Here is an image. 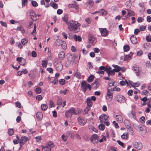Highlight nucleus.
<instances>
[{
    "instance_id": "1",
    "label": "nucleus",
    "mask_w": 151,
    "mask_h": 151,
    "mask_svg": "<svg viewBox=\"0 0 151 151\" xmlns=\"http://www.w3.org/2000/svg\"><path fill=\"white\" fill-rule=\"evenodd\" d=\"M68 27L70 31H73L75 32H76L78 31L80 27V24L78 22L73 20H70L67 23Z\"/></svg>"
},
{
    "instance_id": "2",
    "label": "nucleus",
    "mask_w": 151,
    "mask_h": 151,
    "mask_svg": "<svg viewBox=\"0 0 151 151\" xmlns=\"http://www.w3.org/2000/svg\"><path fill=\"white\" fill-rule=\"evenodd\" d=\"M81 88L82 89L83 92L85 93L88 88L89 91H91V86L87 83V82L85 81H83L81 83Z\"/></svg>"
},
{
    "instance_id": "3",
    "label": "nucleus",
    "mask_w": 151,
    "mask_h": 151,
    "mask_svg": "<svg viewBox=\"0 0 151 151\" xmlns=\"http://www.w3.org/2000/svg\"><path fill=\"white\" fill-rule=\"evenodd\" d=\"M75 109L72 108L68 111H66L65 112V116L67 117H70L72 115L75 113Z\"/></svg>"
},
{
    "instance_id": "4",
    "label": "nucleus",
    "mask_w": 151,
    "mask_h": 151,
    "mask_svg": "<svg viewBox=\"0 0 151 151\" xmlns=\"http://www.w3.org/2000/svg\"><path fill=\"white\" fill-rule=\"evenodd\" d=\"M115 99L119 102L123 103L125 101V98L122 95H118L115 97Z\"/></svg>"
},
{
    "instance_id": "5",
    "label": "nucleus",
    "mask_w": 151,
    "mask_h": 151,
    "mask_svg": "<svg viewBox=\"0 0 151 151\" xmlns=\"http://www.w3.org/2000/svg\"><path fill=\"white\" fill-rule=\"evenodd\" d=\"M99 137L96 134L93 135L91 138V141L94 144H96L98 142Z\"/></svg>"
},
{
    "instance_id": "6",
    "label": "nucleus",
    "mask_w": 151,
    "mask_h": 151,
    "mask_svg": "<svg viewBox=\"0 0 151 151\" xmlns=\"http://www.w3.org/2000/svg\"><path fill=\"white\" fill-rule=\"evenodd\" d=\"M134 148H136L138 150H140L142 148V145L140 142H135L133 145Z\"/></svg>"
},
{
    "instance_id": "7",
    "label": "nucleus",
    "mask_w": 151,
    "mask_h": 151,
    "mask_svg": "<svg viewBox=\"0 0 151 151\" xmlns=\"http://www.w3.org/2000/svg\"><path fill=\"white\" fill-rule=\"evenodd\" d=\"M99 30L101 35L104 37L108 35V32L106 28H99Z\"/></svg>"
},
{
    "instance_id": "8",
    "label": "nucleus",
    "mask_w": 151,
    "mask_h": 151,
    "mask_svg": "<svg viewBox=\"0 0 151 151\" xmlns=\"http://www.w3.org/2000/svg\"><path fill=\"white\" fill-rule=\"evenodd\" d=\"M88 40L90 43H91L92 45L95 44L96 41V38L91 34L89 35Z\"/></svg>"
},
{
    "instance_id": "9",
    "label": "nucleus",
    "mask_w": 151,
    "mask_h": 151,
    "mask_svg": "<svg viewBox=\"0 0 151 151\" xmlns=\"http://www.w3.org/2000/svg\"><path fill=\"white\" fill-rule=\"evenodd\" d=\"M132 70L135 72L137 76H140L141 71L139 70V68L137 65L133 66L132 67Z\"/></svg>"
},
{
    "instance_id": "10",
    "label": "nucleus",
    "mask_w": 151,
    "mask_h": 151,
    "mask_svg": "<svg viewBox=\"0 0 151 151\" xmlns=\"http://www.w3.org/2000/svg\"><path fill=\"white\" fill-rule=\"evenodd\" d=\"M78 120L79 124L82 126L85 125L87 122L86 120L81 117H79L78 118Z\"/></svg>"
},
{
    "instance_id": "11",
    "label": "nucleus",
    "mask_w": 151,
    "mask_h": 151,
    "mask_svg": "<svg viewBox=\"0 0 151 151\" xmlns=\"http://www.w3.org/2000/svg\"><path fill=\"white\" fill-rule=\"evenodd\" d=\"M16 60L18 61L19 64L21 65H23L25 64V60L22 57H17Z\"/></svg>"
},
{
    "instance_id": "12",
    "label": "nucleus",
    "mask_w": 151,
    "mask_h": 151,
    "mask_svg": "<svg viewBox=\"0 0 151 151\" xmlns=\"http://www.w3.org/2000/svg\"><path fill=\"white\" fill-rule=\"evenodd\" d=\"M66 56L67 57V59L69 62H70V63L68 65L66 64L65 65L66 67H68L69 65H70V63L73 61V56L70 53H68L66 55Z\"/></svg>"
},
{
    "instance_id": "13",
    "label": "nucleus",
    "mask_w": 151,
    "mask_h": 151,
    "mask_svg": "<svg viewBox=\"0 0 151 151\" xmlns=\"http://www.w3.org/2000/svg\"><path fill=\"white\" fill-rule=\"evenodd\" d=\"M93 88L95 89H96L99 88L100 86V84L99 83V79H97L92 84Z\"/></svg>"
},
{
    "instance_id": "14",
    "label": "nucleus",
    "mask_w": 151,
    "mask_h": 151,
    "mask_svg": "<svg viewBox=\"0 0 151 151\" xmlns=\"http://www.w3.org/2000/svg\"><path fill=\"white\" fill-rule=\"evenodd\" d=\"M29 140V139L28 137L25 136H23L21 137L19 142H21L23 144H24L27 141Z\"/></svg>"
},
{
    "instance_id": "15",
    "label": "nucleus",
    "mask_w": 151,
    "mask_h": 151,
    "mask_svg": "<svg viewBox=\"0 0 151 151\" xmlns=\"http://www.w3.org/2000/svg\"><path fill=\"white\" fill-rule=\"evenodd\" d=\"M63 65L60 62L57 63L55 65L56 69L58 71H61L63 69Z\"/></svg>"
},
{
    "instance_id": "16",
    "label": "nucleus",
    "mask_w": 151,
    "mask_h": 151,
    "mask_svg": "<svg viewBox=\"0 0 151 151\" xmlns=\"http://www.w3.org/2000/svg\"><path fill=\"white\" fill-rule=\"evenodd\" d=\"M128 116L131 119H135L136 118L135 113L133 110H132L130 113L128 114Z\"/></svg>"
},
{
    "instance_id": "17",
    "label": "nucleus",
    "mask_w": 151,
    "mask_h": 151,
    "mask_svg": "<svg viewBox=\"0 0 151 151\" xmlns=\"http://www.w3.org/2000/svg\"><path fill=\"white\" fill-rule=\"evenodd\" d=\"M36 117L38 120L40 121L43 118V114L41 112H37L36 114Z\"/></svg>"
},
{
    "instance_id": "18",
    "label": "nucleus",
    "mask_w": 151,
    "mask_h": 151,
    "mask_svg": "<svg viewBox=\"0 0 151 151\" xmlns=\"http://www.w3.org/2000/svg\"><path fill=\"white\" fill-rule=\"evenodd\" d=\"M130 40L132 43L134 44H135L137 43V38L134 35H132L131 37Z\"/></svg>"
},
{
    "instance_id": "19",
    "label": "nucleus",
    "mask_w": 151,
    "mask_h": 151,
    "mask_svg": "<svg viewBox=\"0 0 151 151\" xmlns=\"http://www.w3.org/2000/svg\"><path fill=\"white\" fill-rule=\"evenodd\" d=\"M124 122L125 126L126 127L127 129H128V127H132L130 122L129 120L126 119L124 121Z\"/></svg>"
},
{
    "instance_id": "20",
    "label": "nucleus",
    "mask_w": 151,
    "mask_h": 151,
    "mask_svg": "<svg viewBox=\"0 0 151 151\" xmlns=\"http://www.w3.org/2000/svg\"><path fill=\"white\" fill-rule=\"evenodd\" d=\"M99 13L101 15H106L107 14V11L104 9H100L99 11Z\"/></svg>"
},
{
    "instance_id": "21",
    "label": "nucleus",
    "mask_w": 151,
    "mask_h": 151,
    "mask_svg": "<svg viewBox=\"0 0 151 151\" xmlns=\"http://www.w3.org/2000/svg\"><path fill=\"white\" fill-rule=\"evenodd\" d=\"M86 103L87 105L90 107H91L92 106V102L90 97H88L86 99Z\"/></svg>"
},
{
    "instance_id": "22",
    "label": "nucleus",
    "mask_w": 151,
    "mask_h": 151,
    "mask_svg": "<svg viewBox=\"0 0 151 151\" xmlns=\"http://www.w3.org/2000/svg\"><path fill=\"white\" fill-rule=\"evenodd\" d=\"M129 82L133 87H138L139 86L140 84L138 82L133 83L132 82L130 81H129Z\"/></svg>"
},
{
    "instance_id": "23",
    "label": "nucleus",
    "mask_w": 151,
    "mask_h": 151,
    "mask_svg": "<svg viewBox=\"0 0 151 151\" xmlns=\"http://www.w3.org/2000/svg\"><path fill=\"white\" fill-rule=\"evenodd\" d=\"M65 56V54L63 52H60L58 55V57L61 60H63Z\"/></svg>"
},
{
    "instance_id": "24",
    "label": "nucleus",
    "mask_w": 151,
    "mask_h": 151,
    "mask_svg": "<svg viewBox=\"0 0 151 151\" xmlns=\"http://www.w3.org/2000/svg\"><path fill=\"white\" fill-rule=\"evenodd\" d=\"M134 15V13L131 10H128L127 15L126 16V18H128L130 16Z\"/></svg>"
},
{
    "instance_id": "25",
    "label": "nucleus",
    "mask_w": 151,
    "mask_h": 151,
    "mask_svg": "<svg viewBox=\"0 0 151 151\" xmlns=\"http://www.w3.org/2000/svg\"><path fill=\"white\" fill-rule=\"evenodd\" d=\"M63 41V40H57L55 42V44L56 46H60Z\"/></svg>"
},
{
    "instance_id": "26",
    "label": "nucleus",
    "mask_w": 151,
    "mask_h": 151,
    "mask_svg": "<svg viewBox=\"0 0 151 151\" xmlns=\"http://www.w3.org/2000/svg\"><path fill=\"white\" fill-rule=\"evenodd\" d=\"M73 39L76 41H80L81 40V37L79 36L78 37L76 35H73Z\"/></svg>"
},
{
    "instance_id": "27",
    "label": "nucleus",
    "mask_w": 151,
    "mask_h": 151,
    "mask_svg": "<svg viewBox=\"0 0 151 151\" xmlns=\"http://www.w3.org/2000/svg\"><path fill=\"white\" fill-rule=\"evenodd\" d=\"M57 104L58 105L60 106H62V105H63L62 99L59 97L58 98Z\"/></svg>"
},
{
    "instance_id": "28",
    "label": "nucleus",
    "mask_w": 151,
    "mask_h": 151,
    "mask_svg": "<svg viewBox=\"0 0 151 151\" xmlns=\"http://www.w3.org/2000/svg\"><path fill=\"white\" fill-rule=\"evenodd\" d=\"M94 77H95L94 76L91 75L89 76L87 79V81L89 83L91 82L94 79Z\"/></svg>"
},
{
    "instance_id": "29",
    "label": "nucleus",
    "mask_w": 151,
    "mask_h": 151,
    "mask_svg": "<svg viewBox=\"0 0 151 151\" xmlns=\"http://www.w3.org/2000/svg\"><path fill=\"white\" fill-rule=\"evenodd\" d=\"M41 107L43 111H45L47 109L48 106L47 104H43L41 105Z\"/></svg>"
},
{
    "instance_id": "30",
    "label": "nucleus",
    "mask_w": 151,
    "mask_h": 151,
    "mask_svg": "<svg viewBox=\"0 0 151 151\" xmlns=\"http://www.w3.org/2000/svg\"><path fill=\"white\" fill-rule=\"evenodd\" d=\"M29 14L33 18H34L37 16V15L35 14L34 11L33 10L30 11Z\"/></svg>"
},
{
    "instance_id": "31",
    "label": "nucleus",
    "mask_w": 151,
    "mask_h": 151,
    "mask_svg": "<svg viewBox=\"0 0 151 151\" xmlns=\"http://www.w3.org/2000/svg\"><path fill=\"white\" fill-rule=\"evenodd\" d=\"M107 95L109 98L112 99L113 94L111 93V91L109 89L108 90Z\"/></svg>"
},
{
    "instance_id": "32",
    "label": "nucleus",
    "mask_w": 151,
    "mask_h": 151,
    "mask_svg": "<svg viewBox=\"0 0 151 151\" xmlns=\"http://www.w3.org/2000/svg\"><path fill=\"white\" fill-rule=\"evenodd\" d=\"M127 129L128 132L130 133L131 135H134V133L133 131V129L132 127H128Z\"/></svg>"
},
{
    "instance_id": "33",
    "label": "nucleus",
    "mask_w": 151,
    "mask_h": 151,
    "mask_svg": "<svg viewBox=\"0 0 151 151\" xmlns=\"http://www.w3.org/2000/svg\"><path fill=\"white\" fill-rule=\"evenodd\" d=\"M121 137L123 139H127L128 137V133H124L121 135Z\"/></svg>"
},
{
    "instance_id": "34",
    "label": "nucleus",
    "mask_w": 151,
    "mask_h": 151,
    "mask_svg": "<svg viewBox=\"0 0 151 151\" xmlns=\"http://www.w3.org/2000/svg\"><path fill=\"white\" fill-rule=\"evenodd\" d=\"M8 133L9 135H12L14 133V131L12 129H9L8 131Z\"/></svg>"
},
{
    "instance_id": "35",
    "label": "nucleus",
    "mask_w": 151,
    "mask_h": 151,
    "mask_svg": "<svg viewBox=\"0 0 151 151\" xmlns=\"http://www.w3.org/2000/svg\"><path fill=\"white\" fill-rule=\"evenodd\" d=\"M123 48L124 52H127L129 51V46L128 45H125Z\"/></svg>"
},
{
    "instance_id": "36",
    "label": "nucleus",
    "mask_w": 151,
    "mask_h": 151,
    "mask_svg": "<svg viewBox=\"0 0 151 151\" xmlns=\"http://www.w3.org/2000/svg\"><path fill=\"white\" fill-rule=\"evenodd\" d=\"M105 127V125L104 124H102L101 123V124H99L98 126L99 129L102 131H103Z\"/></svg>"
},
{
    "instance_id": "37",
    "label": "nucleus",
    "mask_w": 151,
    "mask_h": 151,
    "mask_svg": "<svg viewBox=\"0 0 151 151\" xmlns=\"http://www.w3.org/2000/svg\"><path fill=\"white\" fill-rule=\"evenodd\" d=\"M60 46L62 47L64 49H66V44L65 42L63 41L62 43H61Z\"/></svg>"
},
{
    "instance_id": "38",
    "label": "nucleus",
    "mask_w": 151,
    "mask_h": 151,
    "mask_svg": "<svg viewBox=\"0 0 151 151\" xmlns=\"http://www.w3.org/2000/svg\"><path fill=\"white\" fill-rule=\"evenodd\" d=\"M143 47L146 49H149L150 47V44L148 43H145L143 45Z\"/></svg>"
},
{
    "instance_id": "39",
    "label": "nucleus",
    "mask_w": 151,
    "mask_h": 151,
    "mask_svg": "<svg viewBox=\"0 0 151 151\" xmlns=\"http://www.w3.org/2000/svg\"><path fill=\"white\" fill-rule=\"evenodd\" d=\"M27 42V40L25 38L21 40V42L23 45H25Z\"/></svg>"
},
{
    "instance_id": "40",
    "label": "nucleus",
    "mask_w": 151,
    "mask_h": 151,
    "mask_svg": "<svg viewBox=\"0 0 151 151\" xmlns=\"http://www.w3.org/2000/svg\"><path fill=\"white\" fill-rule=\"evenodd\" d=\"M112 67H114L116 69V70H118V72L121 70V67H119V66L115 65H112Z\"/></svg>"
},
{
    "instance_id": "41",
    "label": "nucleus",
    "mask_w": 151,
    "mask_h": 151,
    "mask_svg": "<svg viewBox=\"0 0 151 151\" xmlns=\"http://www.w3.org/2000/svg\"><path fill=\"white\" fill-rule=\"evenodd\" d=\"M131 59V57L130 55H127L125 56L124 60L127 61L129 60H130Z\"/></svg>"
},
{
    "instance_id": "42",
    "label": "nucleus",
    "mask_w": 151,
    "mask_h": 151,
    "mask_svg": "<svg viewBox=\"0 0 151 151\" xmlns=\"http://www.w3.org/2000/svg\"><path fill=\"white\" fill-rule=\"evenodd\" d=\"M22 0V7H23L25 6L27 4V0Z\"/></svg>"
},
{
    "instance_id": "43",
    "label": "nucleus",
    "mask_w": 151,
    "mask_h": 151,
    "mask_svg": "<svg viewBox=\"0 0 151 151\" xmlns=\"http://www.w3.org/2000/svg\"><path fill=\"white\" fill-rule=\"evenodd\" d=\"M31 3L32 5L34 7H36L38 5V4L37 2L35 1H32Z\"/></svg>"
},
{
    "instance_id": "44",
    "label": "nucleus",
    "mask_w": 151,
    "mask_h": 151,
    "mask_svg": "<svg viewBox=\"0 0 151 151\" xmlns=\"http://www.w3.org/2000/svg\"><path fill=\"white\" fill-rule=\"evenodd\" d=\"M111 68L109 66H106L105 67V71H106L107 73L111 70Z\"/></svg>"
},
{
    "instance_id": "45",
    "label": "nucleus",
    "mask_w": 151,
    "mask_h": 151,
    "mask_svg": "<svg viewBox=\"0 0 151 151\" xmlns=\"http://www.w3.org/2000/svg\"><path fill=\"white\" fill-rule=\"evenodd\" d=\"M140 121L142 123H144L145 122V117L144 116H142L140 119Z\"/></svg>"
},
{
    "instance_id": "46",
    "label": "nucleus",
    "mask_w": 151,
    "mask_h": 151,
    "mask_svg": "<svg viewBox=\"0 0 151 151\" xmlns=\"http://www.w3.org/2000/svg\"><path fill=\"white\" fill-rule=\"evenodd\" d=\"M47 64V61L46 60H43L42 61V65L44 67H45Z\"/></svg>"
},
{
    "instance_id": "47",
    "label": "nucleus",
    "mask_w": 151,
    "mask_h": 151,
    "mask_svg": "<svg viewBox=\"0 0 151 151\" xmlns=\"http://www.w3.org/2000/svg\"><path fill=\"white\" fill-rule=\"evenodd\" d=\"M75 76L77 78L79 79L81 77V73H80L78 72H76L75 74Z\"/></svg>"
},
{
    "instance_id": "48",
    "label": "nucleus",
    "mask_w": 151,
    "mask_h": 151,
    "mask_svg": "<svg viewBox=\"0 0 151 151\" xmlns=\"http://www.w3.org/2000/svg\"><path fill=\"white\" fill-rule=\"evenodd\" d=\"M36 24H35L34 25V29L33 30V31L31 33V34L32 35H34V33H36ZM35 35V34H34V35Z\"/></svg>"
},
{
    "instance_id": "49",
    "label": "nucleus",
    "mask_w": 151,
    "mask_h": 151,
    "mask_svg": "<svg viewBox=\"0 0 151 151\" xmlns=\"http://www.w3.org/2000/svg\"><path fill=\"white\" fill-rule=\"evenodd\" d=\"M138 128L141 131H144L145 127L144 126L142 125H139Z\"/></svg>"
},
{
    "instance_id": "50",
    "label": "nucleus",
    "mask_w": 151,
    "mask_h": 151,
    "mask_svg": "<svg viewBox=\"0 0 151 151\" xmlns=\"http://www.w3.org/2000/svg\"><path fill=\"white\" fill-rule=\"evenodd\" d=\"M35 91L37 93H40L41 92V88L40 87H37Z\"/></svg>"
},
{
    "instance_id": "51",
    "label": "nucleus",
    "mask_w": 151,
    "mask_h": 151,
    "mask_svg": "<svg viewBox=\"0 0 151 151\" xmlns=\"http://www.w3.org/2000/svg\"><path fill=\"white\" fill-rule=\"evenodd\" d=\"M60 83L62 85H64L65 84V80L64 79H61L59 80Z\"/></svg>"
},
{
    "instance_id": "52",
    "label": "nucleus",
    "mask_w": 151,
    "mask_h": 151,
    "mask_svg": "<svg viewBox=\"0 0 151 151\" xmlns=\"http://www.w3.org/2000/svg\"><path fill=\"white\" fill-rule=\"evenodd\" d=\"M146 27L144 26H141L139 27V29L141 31H143L145 30Z\"/></svg>"
},
{
    "instance_id": "53",
    "label": "nucleus",
    "mask_w": 151,
    "mask_h": 151,
    "mask_svg": "<svg viewBox=\"0 0 151 151\" xmlns=\"http://www.w3.org/2000/svg\"><path fill=\"white\" fill-rule=\"evenodd\" d=\"M50 148V149H51L54 146V145L53 142H49L47 145Z\"/></svg>"
},
{
    "instance_id": "54",
    "label": "nucleus",
    "mask_w": 151,
    "mask_h": 151,
    "mask_svg": "<svg viewBox=\"0 0 151 151\" xmlns=\"http://www.w3.org/2000/svg\"><path fill=\"white\" fill-rule=\"evenodd\" d=\"M15 104L16 106L19 108H20L21 107V105L19 101H17L15 102Z\"/></svg>"
},
{
    "instance_id": "55",
    "label": "nucleus",
    "mask_w": 151,
    "mask_h": 151,
    "mask_svg": "<svg viewBox=\"0 0 151 151\" xmlns=\"http://www.w3.org/2000/svg\"><path fill=\"white\" fill-rule=\"evenodd\" d=\"M68 91V90L66 89L64 91H63L62 90H60L59 93L60 94L63 93L64 95L66 94V92Z\"/></svg>"
},
{
    "instance_id": "56",
    "label": "nucleus",
    "mask_w": 151,
    "mask_h": 151,
    "mask_svg": "<svg viewBox=\"0 0 151 151\" xmlns=\"http://www.w3.org/2000/svg\"><path fill=\"white\" fill-rule=\"evenodd\" d=\"M146 40L148 42H150L151 41V36H147L146 37Z\"/></svg>"
},
{
    "instance_id": "57",
    "label": "nucleus",
    "mask_w": 151,
    "mask_h": 151,
    "mask_svg": "<svg viewBox=\"0 0 151 151\" xmlns=\"http://www.w3.org/2000/svg\"><path fill=\"white\" fill-rule=\"evenodd\" d=\"M117 143L120 146H122L123 147H124V144L122 142H121L120 140H117Z\"/></svg>"
},
{
    "instance_id": "58",
    "label": "nucleus",
    "mask_w": 151,
    "mask_h": 151,
    "mask_svg": "<svg viewBox=\"0 0 151 151\" xmlns=\"http://www.w3.org/2000/svg\"><path fill=\"white\" fill-rule=\"evenodd\" d=\"M52 6L55 9H57L58 7V4L54 3L52 4Z\"/></svg>"
},
{
    "instance_id": "59",
    "label": "nucleus",
    "mask_w": 151,
    "mask_h": 151,
    "mask_svg": "<svg viewBox=\"0 0 151 151\" xmlns=\"http://www.w3.org/2000/svg\"><path fill=\"white\" fill-rule=\"evenodd\" d=\"M47 70L51 73H53V70L52 68H47Z\"/></svg>"
},
{
    "instance_id": "60",
    "label": "nucleus",
    "mask_w": 151,
    "mask_h": 151,
    "mask_svg": "<svg viewBox=\"0 0 151 151\" xmlns=\"http://www.w3.org/2000/svg\"><path fill=\"white\" fill-rule=\"evenodd\" d=\"M42 97L41 95H39L37 96L36 97V99L38 101H40L42 99Z\"/></svg>"
},
{
    "instance_id": "61",
    "label": "nucleus",
    "mask_w": 151,
    "mask_h": 151,
    "mask_svg": "<svg viewBox=\"0 0 151 151\" xmlns=\"http://www.w3.org/2000/svg\"><path fill=\"white\" fill-rule=\"evenodd\" d=\"M42 150L43 151H49L51 150L50 148L49 147V148L47 149V147H46L45 146L44 147H43L42 148Z\"/></svg>"
},
{
    "instance_id": "62",
    "label": "nucleus",
    "mask_w": 151,
    "mask_h": 151,
    "mask_svg": "<svg viewBox=\"0 0 151 151\" xmlns=\"http://www.w3.org/2000/svg\"><path fill=\"white\" fill-rule=\"evenodd\" d=\"M0 23L3 26L5 27H6L7 26V24L6 22H4L2 21H0Z\"/></svg>"
},
{
    "instance_id": "63",
    "label": "nucleus",
    "mask_w": 151,
    "mask_h": 151,
    "mask_svg": "<svg viewBox=\"0 0 151 151\" xmlns=\"http://www.w3.org/2000/svg\"><path fill=\"white\" fill-rule=\"evenodd\" d=\"M113 123L116 128H119V126L118 124L115 121H114Z\"/></svg>"
},
{
    "instance_id": "64",
    "label": "nucleus",
    "mask_w": 151,
    "mask_h": 151,
    "mask_svg": "<svg viewBox=\"0 0 151 151\" xmlns=\"http://www.w3.org/2000/svg\"><path fill=\"white\" fill-rule=\"evenodd\" d=\"M117 150V148L114 147H111L110 149V151H116Z\"/></svg>"
}]
</instances>
